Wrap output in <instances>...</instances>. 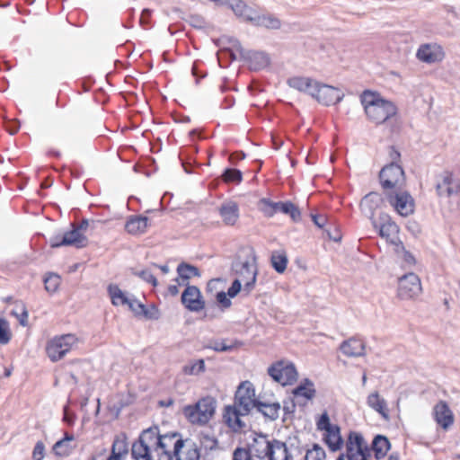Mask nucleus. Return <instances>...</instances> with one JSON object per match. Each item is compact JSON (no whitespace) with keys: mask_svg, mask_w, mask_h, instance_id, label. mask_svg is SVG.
Instances as JSON below:
<instances>
[{"mask_svg":"<svg viewBox=\"0 0 460 460\" xmlns=\"http://www.w3.org/2000/svg\"><path fill=\"white\" fill-rule=\"evenodd\" d=\"M345 453L340 454L337 460H370L367 442L358 431L350 430L345 442Z\"/></svg>","mask_w":460,"mask_h":460,"instance_id":"5","label":"nucleus"},{"mask_svg":"<svg viewBox=\"0 0 460 460\" xmlns=\"http://www.w3.org/2000/svg\"><path fill=\"white\" fill-rule=\"evenodd\" d=\"M269 376L282 385H293L298 377L295 364L290 361L279 360L268 368Z\"/></svg>","mask_w":460,"mask_h":460,"instance_id":"11","label":"nucleus"},{"mask_svg":"<svg viewBox=\"0 0 460 460\" xmlns=\"http://www.w3.org/2000/svg\"><path fill=\"white\" fill-rule=\"evenodd\" d=\"M206 370L205 361L202 358L190 360L182 367V373L188 376H198Z\"/></svg>","mask_w":460,"mask_h":460,"instance_id":"41","label":"nucleus"},{"mask_svg":"<svg viewBox=\"0 0 460 460\" xmlns=\"http://www.w3.org/2000/svg\"><path fill=\"white\" fill-rule=\"evenodd\" d=\"M177 273L178 277L175 279V281L179 285H187L189 284L188 280L191 277L200 276L199 270L197 267L185 262H181L178 265Z\"/></svg>","mask_w":460,"mask_h":460,"instance_id":"31","label":"nucleus"},{"mask_svg":"<svg viewBox=\"0 0 460 460\" xmlns=\"http://www.w3.org/2000/svg\"><path fill=\"white\" fill-rule=\"evenodd\" d=\"M217 302L219 305L220 310L224 312L226 309H228L232 305L231 298L229 297L227 293L224 291H219L216 296Z\"/></svg>","mask_w":460,"mask_h":460,"instance_id":"49","label":"nucleus"},{"mask_svg":"<svg viewBox=\"0 0 460 460\" xmlns=\"http://www.w3.org/2000/svg\"><path fill=\"white\" fill-rule=\"evenodd\" d=\"M225 182L240 183L243 180V173L240 170L235 168H226L222 174Z\"/></svg>","mask_w":460,"mask_h":460,"instance_id":"45","label":"nucleus"},{"mask_svg":"<svg viewBox=\"0 0 460 460\" xmlns=\"http://www.w3.org/2000/svg\"><path fill=\"white\" fill-rule=\"evenodd\" d=\"M89 226L88 219L84 218L79 224L77 225H72L73 227L75 229H78L79 233H82V231L85 230Z\"/></svg>","mask_w":460,"mask_h":460,"instance_id":"61","label":"nucleus"},{"mask_svg":"<svg viewBox=\"0 0 460 460\" xmlns=\"http://www.w3.org/2000/svg\"><path fill=\"white\" fill-rule=\"evenodd\" d=\"M12 338L9 323L4 318H0V344H7Z\"/></svg>","mask_w":460,"mask_h":460,"instance_id":"48","label":"nucleus"},{"mask_svg":"<svg viewBox=\"0 0 460 460\" xmlns=\"http://www.w3.org/2000/svg\"><path fill=\"white\" fill-rule=\"evenodd\" d=\"M311 96L316 99L318 102L330 106L339 103L344 95L338 88L314 82V88L312 90Z\"/></svg>","mask_w":460,"mask_h":460,"instance_id":"16","label":"nucleus"},{"mask_svg":"<svg viewBox=\"0 0 460 460\" xmlns=\"http://www.w3.org/2000/svg\"><path fill=\"white\" fill-rule=\"evenodd\" d=\"M370 453L373 451L375 458L380 460L384 458L391 447V443L387 437L384 435H376L372 440L371 445L367 444Z\"/></svg>","mask_w":460,"mask_h":460,"instance_id":"27","label":"nucleus"},{"mask_svg":"<svg viewBox=\"0 0 460 460\" xmlns=\"http://www.w3.org/2000/svg\"><path fill=\"white\" fill-rule=\"evenodd\" d=\"M226 4L234 14L247 22L249 15L252 14L253 8L248 6L243 0H226Z\"/></svg>","mask_w":460,"mask_h":460,"instance_id":"34","label":"nucleus"},{"mask_svg":"<svg viewBox=\"0 0 460 460\" xmlns=\"http://www.w3.org/2000/svg\"><path fill=\"white\" fill-rule=\"evenodd\" d=\"M434 416L436 421L444 429H447L454 422V417L451 410L447 402L440 401L434 407Z\"/></svg>","mask_w":460,"mask_h":460,"instance_id":"26","label":"nucleus"},{"mask_svg":"<svg viewBox=\"0 0 460 460\" xmlns=\"http://www.w3.org/2000/svg\"><path fill=\"white\" fill-rule=\"evenodd\" d=\"M176 460H199L200 450L191 439L184 440V447L174 456Z\"/></svg>","mask_w":460,"mask_h":460,"instance_id":"28","label":"nucleus"},{"mask_svg":"<svg viewBox=\"0 0 460 460\" xmlns=\"http://www.w3.org/2000/svg\"><path fill=\"white\" fill-rule=\"evenodd\" d=\"M361 103L369 121L381 125L397 114L396 105L381 97L379 93L365 90L360 96Z\"/></svg>","mask_w":460,"mask_h":460,"instance_id":"3","label":"nucleus"},{"mask_svg":"<svg viewBox=\"0 0 460 460\" xmlns=\"http://www.w3.org/2000/svg\"><path fill=\"white\" fill-rule=\"evenodd\" d=\"M295 408H296V404L294 402H290V403L284 402L283 411H284L285 414L293 413L295 411Z\"/></svg>","mask_w":460,"mask_h":460,"instance_id":"62","label":"nucleus"},{"mask_svg":"<svg viewBox=\"0 0 460 460\" xmlns=\"http://www.w3.org/2000/svg\"><path fill=\"white\" fill-rule=\"evenodd\" d=\"M14 305H15V308L10 312V314L14 316L15 318H17L19 323L22 327L28 326L29 314H28V310H27L25 304L21 300H16L14 302Z\"/></svg>","mask_w":460,"mask_h":460,"instance_id":"39","label":"nucleus"},{"mask_svg":"<svg viewBox=\"0 0 460 460\" xmlns=\"http://www.w3.org/2000/svg\"><path fill=\"white\" fill-rule=\"evenodd\" d=\"M238 344H240V342L237 341L232 344H226V340H215L212 341L209 345L206 346V348L217 352H226L232 351Z\"/></svg>","mask_w":460,"mask_h":460,"instance_id":"43","label":"nucleus"},{"mask_svg":"<svg viewBox=\"0 0 460 460\" xmlns=\"http://www.w3.org/2000/svg\"><path fill=\"white\" fill-rule=\"evenodd\" d=\"M128 452V446L125 438L116 437L112 443L111 454L106 460H121Z\"/></svg>","mask_w":460,"mask_h":460,"instance_id":"37","label":"nucleus"},{"mask_svg":"<svg viewBox=\"0 0 460 460\" xmlns=\"http://www.w3.org/2000/svg\"><path fill=\"white\" fill-rule=\"evenodd\" d=\"M200 447L206 451H211L217 447V439L209 434L200 433L199 435Z\"/></svg>","mask_w":460,"mask_h":460,"instance_id":"46","label":"nucleus"},{"mask_svg":"<svg viewBox=\"0 0 460 460\" xmlns=\"http://www.w3.org/2000/svg\"><path fill=\"white\" fill-rule=\"evenodd\" d=\"M293 395L296 398L303 397L307 401L312 400L315 394L316 390L314 384L309 378H305L301 383L292 391Z\"/></svg>","mask_w":460,"mask_h":460,"instance_id":"32","label":"nucleus"},{"mask_svg":"<svg viewBox=\"0 0 460 460\" xmlns=\"http://www.w3.org/2000/svg\"><path fill=\"white\" fill-rule=\"evenodd\" d=\"M229 43L240 53L241 58L248 63L251 70L259 71L266 68L270 65V58L266 52L246 50L242 47L241 42L235 38H230Z\"/></svg>","mask_w":460,"mask_h":460,"instance_id":"7","label":"nucleus"},{"mask_svg":"<svg viewBox=\"0 0 460 460\" xmlns=\"http://www.w3.org/2000/svg\"><path fill=\"white\" fill-rule=\"evenodd\" d=\"M260 202L263 206L261 208V211L268 217H271L276 213L281 212L285 215H288L294 222L301 220V212L299 208L291 201L274 202L270 199L263 198Z\"/></svg>","mask_w":460,"mask_h":460,"instance_id":"10","label":"nucleus"},{"mask_svg":"<svg viewBox=\"0 0 460 460\" xmlns=\"http://www.w3.org/2000/svg\"><path fill=\"white\" fill-rule=\"evenodd\" d=\"M60 285V278L58 274L49 273L44 279L45 289L49 293H54L58 290Z\"/></svg>","mask_w":460,"mask_h":460,"instance_id":"47","label":"nucleus"},{"mask_svg":"<svg viewBox=\"0 0 460 460\" xmlns=\"http://www.w3.org/2000/svg\"><path fill=\"white\" fill-rule=\"evenodd\" d=\"M127 305L137 315H140V311H143L144 308H145V305H143L141 302H139L135 297L129 298L128 303Z\"/></svg>","mask_w":460,"mask_h":460,"instance_id":"56","label":"nucleus"},{"mask_svg":"<svg viewBox=\"0 0 460 460\" xmlns=\"http://www.w3.org/2000/svg\"><path fill=\"white\" fill-rule=\"evenodd\" d=\"M149 218L141 215L130 216L125 224V230L133 235L142 234L146 232Z\"/></svg>","mask_w":460,"mask_h":460,"instance_id":"25","label":"nucleus"},{"mask_svg":"<svg viewBox=\"0 0 460 460\" xmlns=\"http://www.w3.org/2000/svg\"><path fill=\"white\" fill-rule=\"evenodd\" d=\"M239 279L243 282V291L245 295H249L254 288L258 270L255 264H251L248 261L242 263L241 269L238 270Z\"/></svg>","mask_w":460,"mask_h":460,"instance_id":"19","label":"nucleus"},{"mask_svg":"<svg viewBox=\"0 0 460 460\" xmlns=\"http://www.w3.org/2000/svg\"><path fill=\"white\" fill-rule=\"evenodd\" d=\"M416 57L427 64H433L444 58L442 48L437 44H422L417 50Z\"/></svg>","mask_w":460,"mask_h":460,"instance_id":"20","label":"nucleus"},{"mask_svg":"<svg viewBox=\"0 0 460 460\" xmlns=\"http://www.w3.org/2000/svg\"><path fill=\"white\" fill-rule=\"evenodd\" d=\"M366 344L358 338L352 337L343 341L340 346L341 351L347 357L357 358L365 355Z\"/></svg>","mask_w":460,"mask_h":460,"instance_id":"24","label":"nucleus"},{"mask_svg":"<svg viewBox=\"0 0 460 460\" xmlns=\"http://www.w3.org/2000/svg\"><path fill=\"white\" fill-rule=\"evenodd\" d=\"M217 401L212 396L200 398L196 403L184 406L183 414L192 424L208 423L216 412Z\"/></svg>","mask_w":460,"mask_h":460,"instance_id":"4","label":"nucleus"},{"mask_svg":"<svg viewBox=\"0 0 460 460\" xmlns=\"http://www.w3.org/2000/svg\"><path fill=\"white\" fill-rule=\"evenodd\" d=\"M379 219V226H377L376 221H373L374 226L379 228V235L394 246H402V241L398 235L399 226L387 214H381Z\"/></svg>","mask_w":460,"mask_h":460,"instance_id":"17","label":"nucleus"},{"mask_svg":"<svg viewBox=\"0 0 460 460\" xmlns=\"http://www.w3.org/2000/svg\"><path fill=\"white\" fill-rule=\"evenodd\" d=\"M324 443L328 446L331 451L336 452L340 450L344 443L343 438L341 435V429L338 425L329 429L325 431Z\"/></svg>","mask_w":460,"mask_h":460,"instance_id":"29","label":"nucleus"},{"mask_svg":"<svg viewBox=\"0 0 460 460\" xmlns=\"http://www.w3.org/2000/svg\"><path fill=\"white\" fill-rule=\"evenodd\" d=\"M140 315H144L147 319L157 320L159 318V311L155 305H152L151 309H147L145 306L144 310L140 311Z\"/></svg>","mask_w":460,"mask_h":460,"instance_id":"58","label":"nucleus"},{"mask_svg":"<svg viewBox=\"0 0 460 460\" xmlns=\"http://www.w3.org/2000/svg\"><path fill=\"white\" fill-rule=\"evenodd\" d=\"M233 460H252V456L246 448L237 447L233 453Z\"/></svg>","mask_w":460,"mask_h":460,"instance_id":"54","label":"nucleus"},{"mask_svg":"<svg viewBox=\"0 0 460 460\" xmlns=\"http://www.w3.org/2000/svg\"><path fill=\"white\" fill-rule=\"evenodd\" d=\"M252 25L257 27H263L269 30H278L281 26V22L279 18L271 13H260L253 9L252 14L249 15L248 21Z\"/></svg>","mask_w":460,"mask_h":460,"instance_id":"21","label":"nucleus"},{"mask_svg":"<svg viewBox=\"0 0 460 460\" xmlns=\"http://www.w3.org/2000/svg\"><path fill=\"white\" fill-rule=\"evenodd\" d=\"M108 293L113 305L118 306L128 305L129 298L117 285H109Z\"/></svg>","mask_w":460,"mask_h":460,"instance_id":"38","label":"nucleus"},{"mask_svg":"<svg viewBox=\"0 0 460 460\" xmlns=\"http://www.w3.org/2000/svg\"><path fill=\"white\" fill-rule=\"evenodd\" d=\"M234 104V98L233 96H226L221 103L222 109H230Z\"/></svg>","mask_w":460,"mask_h":460,"instance_id":"60","label":"nucleus"},{"mask_svg":"<svg viewBox=\"0 0 460 460\" xmlns=\"http://www.w3.org/2000/svg\"><path fill=\"white\" fill-rule=\"evenodd\" d=\"M74 435L69 433H65V436L62 439L57 441L52 447L53 453L57 456H68L71 453L72 447L70 446V442L74 440Z\"/></svg>","mask_w":460,"mask_h":460,"instance_id":"36","label":"nucleus"},{"mask_svg":"<svg viewBox=\"0 0 460 460\" xmlns=\"http://www.w3.org/2000/svg\"><path fill=\"white\" fill-rule=\"evenodd\" d=\"M242 290V280L235 279L231 286L227 289V295L229 297H235L238 293Z\"/></svg>","mask_w":460,"mask_h":460,"instance_id":"55","label":"nucleus"},{"mask_svg":"<svg viewBox=\"0 0 460 460\" xmlns=\"http://www.w3.org/2000/svg\"><path fill=\"white\" fill-rule=\"evenodd\" d=\"M288 257L287 255L282 253H276L273 252L270 257V263L272 268L278 272V273H283L288 265Z\"/></svg>","mask_w":460,"mask_h":460,"instance_id":"42","label":"nucleus"},{"mask_svg":"<svg viewBox=\"0 0 460 460\" xmlns=\"http://www.w3.org/2000/svg\"><path fill=\"white\" fill-rule=\"evenodd\" d=\"M384 196L400 216L408 217L414 212V199L409 192L402 189L385 190Z\"/></svg>","mask_w":460,"mask_h":460,"instance_id":"9","label":"nucleus"},{"mask_svg":"<svg viewBox=\"0 0 460 460\" xmlns=\"http://www.w3.org/2000/svg\"><path fill=\"white\" fill-rule=\"evenodd\" d=\"M385 198L376 191H371L364 196L360 202L361 210L371 219H373L375 211L382 207Z\"/></svg>","mask_w":460,"mask_h":460,"instance_id":"22","label":"nucleus"},{"mask_svg":"<svg viewBox=\"0 0 460 460\" xmlns=\"http://www.w3.org/2000/svg\"><path fill=\"white\" fill-rule=\"evenodd\" d=\"M336 424H332L330 417L326 411L323 412L316 422V428L318 430L326 431L329 429H332Z\"/></svg>","mask_w":460,"mask_h":460,"instance_id":"51","label":"nucleus"},{"mask_svg":"<svg viewBox=\"0 0 460 460\" xmlns=\"http://www.w3.org/2000/svg\"><path fill=\"white\" fill-rule=\"evenodd\" d=\"M186 288L181 294L182 305L190 312H199L205 308V301L202 298L199 288L196 286L185 285Z\"/></svg>","mask_w":460,"mask_h":460,"instance_id":"18","label":"nucleus"},{"mask_svg":"<svg viewBox=\"0 0 460 460\" xmlns=\"http://www.w3.org/2000/svg\"><path fill=\"white\" fill-rule=\"evenodd\" d=\"M184 447L179 432L160 434L157 426L144 429L131 447L135 460H173L174 456Z\"/></svg>","mask_w":460,"mask_h":460,"instance_id":"1","label":"nucleus"},{"mask_svg":"<svg viewBox=\"0 0 460 460\" xmlns=\"http://www.w3.org/2000/svg\"><path fill=\"white\" fill-rule=\"evenodd\" d=\"M49 245L51 248H58L61 246H72L76 249L84 248L88 244L87 237L78 232L72 226L71 230L59 232L49 238Z\"/></svg>","mask_w":460,"mask_h":460,"instance_id":"12","label":"nucleus"},{"mask_svg":"<svg viewBox=\"0 0 460 460\" xmlns=\"http://www.w3.org/2000/svg\"><path fill=\"white\" fill-rule=\"evenodd\" d=\"M255 408L265 418L275 420L279 418L280 404L279 402L268 403L258 400L255 402Z\"/></svg>","mask_w":460,"mask_h":460,"instance_id":"35","label":"nucleus"},{"mask_svg":"<svg viewBox=\"0 0 460 460\" xmlns=\"http://www.w3.org/2000/svg\"><path fill=\"white\" fill-rule=\"evenodd\" d=\"M421 292V282L417 274L409 272L399 278L397 295L400 299H414L418 297Z\"/></svg>","mask_w":460,"mask_h":460,"instance_id":"14","label":"nucleus"},{"mask_svg":"<svg viewBox=\"0 0 460 460\" xmlns=\"http://www.w3.org/2000/svg\"><path fill=\"white\" fill-rule=\"evenodd\" d=\"M218 213L226 226H234L240 217L239 206L235 201L227 200L218 208Z\"/></svg>","mask_w":460,"mask_h":460,"instance_id":"23","label":"nucleus"},{"mask_svg":"<svg viewBox=\"0 0 460 460\" xmlns=\"http://www.w3.org/2000/svg\"><path fill=\"white\" fill-rule=\"evenodd\" d=\"M45 455V446L42 441H38L32 451L33 460H43Z\"/></svg>","mask_w":460,"mask_h":460,"instance_id":"53","label":"nucleus"},{"mask_svg":"<svg viewBox=\"0 0 460 460\" xmlns=\"http://www.w3.org/2000/svg\"><path fill=\"white\" fill-rule=\"evenodd\" d=\"M76 416L75 413L69 412L68 406H64L63 409V421L66 422L69 426H73Z\"/></svg>","mask_w":460,"mask_h":460,"instance_id":"59","label":"nucleus"},{"mask_svg":"<svg viewBox=\"0 0 460 460\" xmlns=\"http://www.w3.org/2000/svg\"><path fill=\"white\" fill-rule=\"evenodd\" d=\"M395 251L397 253L400 252L402 253L403 262L409 266H413L416 264V259L413 254L405 249L403 243H402V246H395Z\"/></svg>","mask_w":460,"mask_h":460,"instance_id":"50","label":"nucleus"},{"mask_svg":"<svg viewBox=\"0 0 460 460\" xmlns=\"http://www.w3.org/2000/svg\"><path fill=\"white\" fill-rule=\"evenodd\" d=\"M273 438L270 439L269 435L253 432L252 440L248 444L246 450L252 456L259 459L272 460Z\"/></svg>","mask_w":460,"mask_h":460,"instance_id":"15","label":"nucleus"},{"mask_svg":"<svg viewBox=\"0 0 460 460\" xmlns=\"http://www.w3.org/2000/svg\"><path fill=\"white\" fill-rule=\"evenodd\" d=\"M367 403L371 409L378 412L384 420H389L386 401L380 397L378 392L371 393L367 398Z\"/></svg>","mask_w":460,"mask_h":460,"instance_id":"30","label":"nucleus"},{"mask_svg":"<svg viewBox=\"0 0 460 460\" xmlns=\"http://www.w3.org/2000/svg\"><path fill=\"white\" fill-rule=\"evenodd\" d=\"M139 278L145 280L147 283H150L152 286L155 287L157 285V279L154 276V274L149 270H143L137 273H136Z\"/></svg>","mask_w":460,"mask_h":460,"instance_id":"52","label":"nucleus"},{"mask_svg":"<svg viewBox=\"0 0 460 460\" xmlns=\"http://www.w3.org/2000/svg\"><path fill=\"white\" fill-rule=\"evenodd\" d=\"M314 82L309 77L293 76L288 79L287 83L291 87L299 92L306 93L311 95Z\"/></svg>","mask_w":460,"mask_h":460,"instance_id":"33","label":"nucleus"},{"mask_svg":"<svg viewBox=\"0 0 460 460\" xmlns=\"http://www.w3.org/2000/svg\"><path fill=\"white\" fill-rule=\"evenodd\" d=\"M255 392L249 381L242 382L234 394V405H227L225 408L224 419L226 424L234 431L245 427L241 417L248 415L251 410L255 407Z\"/></svg>","mask_w":460,"mask_h":460,"instance_id":"2","label":"nucleus"},{"mask_svg":"<svg viewBox=\"0 0 460 460\" xmlns=\"http://www.w3.org/2000/svg\"><path fill=\"white\" fill-rule=\"evenodd\" d=\"M326 453L324 449L319 445L314 443L311 449H307L305 456V460H325Z\"/></svg>","mask_w":460,"mask_h":460,"instance_id":"44","label":"nucleus"},{"mask_svg":"<svg viewBox=\"0 0 460 460\" xmlns=\"http://www.w3.org/2000/svg\"><path fill=\"white\" fill-rule=\"evenodd\" d=\"M312 221L320 229H323L326 232L327 236L330 240L339 242L341 239V235L338 231H335V234H332L330 229H324L327 224V217L323 214H311Z\"/></svg>","mask_w":460,"mask_h":460,"instance_id":"40","label":"nucleus"},{"mask_svg":"<svg viewBox=\"0 0 460 460\" xmlns=\"http://www.w3.org/2000/svg\"><path fill=\"white\" fill-rule=\"evenodd\" d=\"M379 181L384 191L402 189L404 181V171L396 162H392L382 168Z\"/></svg>","mask_w":460,"mask_h":460,"instance_id":"8","label":"nucleus"},{"mask_svg":"<svg viewBox=\"0 0 460 460\" xmlns=\"http://www.w3.org/2000/svg\"><path fill=\"white\" fill-rule=\"evenodd\" d=\"M435 190L440 199L460 197V178L450 171H444L436 176Z\"/></svg>","mask_w":460,"mask_h":460,"instance_id":"6","label":"nucleus"},{"mask_svg":"<svg viewBox=\"0 0 460 460\" xmlns=\"http://www.w3.org/2000/svg\"><path fill=\"white\" fill-rule=\"evenodd\" d=\"M189 22L192 27L197 28V29H202L205 27V24H206L203 17H201L200 15H198V14L190 15L189 18Z\"/></svg>","mask_w":460,"mask_h":460,"instance_id":"57","label":"nucleus"},{"mask_svg":"<svg viewBox=\"0 0 460 460\" xmlns=\"http://www.w3.org/2000/svg\"><path fill=\"white\" fill-rule=\"evenodd\" d=\"M151 16V10L146 8V9H143L142 13H141V17H140V23L141 24H144L146 22V19L149 18Z\"/></svg>","mask_w":460,"mask_h":460,"instance_id":"63","label":"nucleus"},{"mask_svg":"<svg viewBox=\"0 0 460 460\" xmlns=\"http://www.w3.org/2000/svg\"><path fill=\"white\" fill-rule=\"evenodd\" d=\"M19 128L20 125L17 124L16 122L11 123V125L7 127V130L11 135H14L15 133H17Z\"/></svg>","mask_w":460,"mask_h":460,"instance_id":"64","label":"nucleus"},{"mask_svg":"<svg viewBox=\"0 0 460 460\" xmlns=\"http://www.w3.org/2000/svg\"><path fill=\"white\" fill-rule=\"evenodd\" d=\"M77 338L71 333L64 334L59 337H54L46 347L48 357L52 362L60 360L72 347L75 345Z\"/></svg>","mask_w":460,"mask_h":460,"instance_id":"13","label":"nucleus"}]
</instances>
